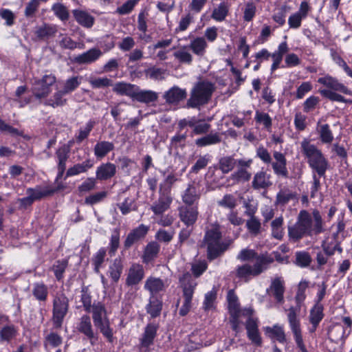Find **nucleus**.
Here are the masks:
<instances>
[{
    "label": "nucleus",
    "instance_id": "1",
    "mask_svg": "<svg viewBox=\"0 0 352 352\" xmlns=\"http://www.w3.org/2000/svg\"><path fill=\"white\" fill-rule=\"evenodd\" d=\"M324 230V221L319 210L314 209L310 213L301 210L296 223L288 227V236L290 241L297 242L305 236H317Z\"/></svg>",
    "mask_w": 352,
    "mask_h": 352
},
{
    "label": "nucleus",
    "instance_id": "2",
    "mask_svg": "<svg viewBox=\"0 0 352 352\" xmlns=\"http://www.w3.org/2000/svg\"><path fill=\"white\" fill-rule=\"evenodd\" d=\"M309 287V282L301 280L298 286V290L295 296L296 307H291L287 309V320L289 327L293 333L294 338L298 348L300 352H308L303 342L300 319L298 317L301 305L306 298V289Z\"/></svg>",
    "mask_w": 352,
    "mask_h": 352
},
{
    "label": "nucleus",
    "instance_id": "3",
    "mask_svg": "<svg viewBox=\"0 0 352 352\" xmlns=\"http://www.w3.org/2000/svg\"><path fill=\"white\" fill-rule=\"evenodd\" d=\"M300 152L309 166L319 177L325 175L329 164L322 151L308 139H303L300 142Z\"/></svg>",
    "mask_w": 352,
    "mask_h": 352
},
{
    "label": "nucleus",
    "instance_id": "4",
    "mask_svg": "<svg viewBox=\"0 0 352 352\" xmlns=\"http://www.w3.org/2000/svg\"><path fill=\"white\" fill-rule=\"evenodd\" d=\"M300 152L309 166L319 177L325 175L329 164L322 151L308 139H303L300 142Z\"/></svg>",
    "mask_w": 352,
    "mask_h": 352
},
{
    "label": "nucleus",
    "instance_id": "5",
    "mask_svg": "<svg viewBox=\"0 0 352 352\" xmlns=\"http://www.w3.org/2000/svg\"><path fill=\"white\" fill-rule=\"evenodd\" d=\"M215 89L214 84L210 81L206 80L198 81L190 90L186 107L199 109L207 104L211 100Z\"/></svg>",
    "mask_w": 352,
    "mask_h": 352
},
{
    "label": "nucleus",
    "instance_id": "6",
    "mask_svg": "<svg viewBox=\"0 0 352 352\" xmlns=\"http://www.w3.org/2000/svg\"><path fill=\"white\" fill-rule=\"evenodd\" d=\"M204 243L207 246V257L214 260L223 254L228 243L221 241V232L219 225H211L206 231Z\"/></svg>",
    "mask_w": 352,
    "mask_h": 352
},
{
    "label": "nucleus",
    "instance_id": "7",
    "mask_svg": "<svg viewBox=\"0 0 352 352\" xmlns=\"http://www.w3.org/2000/svg\"><path fill=\"white\" fill-rule=\"evenodd\" d=\"M179 282L183 289L184 302L179 314L184 316L189 312L192 306V299L197 282L189 272L184 273L180 278Z\"/></svg>",
    "mask_w": 352,
    "mask_h": 352
},
{
    "label": "nucleus",
    "instance_id": "8",
    "mask_svg": "<svg viewBox=\"0 0 352 352\" xmlns=\"http://www.w3.org/2000/svg\"><path fill=\"white\" fill-rule=\"evenodd\" d=\"M274 262V258L270 256H261L257 262L252 266L244 264L238 266L236 270V276L240 278H248L250 276H257L266 270L268 265Z\"/></svg>",
    "mask_w": 352,
    "mask_h": 352
},
{
    "label": "nucleus",
    "instance_id": "9",
    "mask_svg": "<svg viewBox=\"0 0 352 352\" xmlns=\"http://www.w3.org/2000/svg\"><path fill=\"white\" fill-rule=\"evenodd\" d=\"M69 309V299L65 294H56L53 300L52 321L55 329L62 327Z\"/></svg>",
    "mask_w": 352,
    "mask_h": 352
},
{
    "label": "nucleus",
    "instance_id": "10",
    "mask_svg": "<svg viewBox=\"0 0 352 352\" xmlns=\"http://www.w3.org/2000/svg\"><path fill=\"white\" fill-rule=\"evenodd\" d=\"M56 80L55 76L52 74L44 75L41 78H34L31 89L33 96L39 100L47 98L51 93V87Z\"/></svg>",
    "mask_w": 352,
    "mask_h": 352
},
{
    "label": "nucleus",
    "instance_id": "11",
    "mask_svg": "<svg viewBox=\"0 0 352 352\" xmlns=\"http://www.w3.org/2000/svg\"><path fill=\"white\" fill-rule=\"evenodd\" d=\"M78 331L89 340L91 346H94L98 340V334L93 328L91 318L88 315H83L77 324Z\"/></svg>",
    "mask_w": 352,
    "mask_h": 352
},
{
    "label": "nucleus",
    "instance_id": "12",
    "mask_svg": "<svg viewBox=\"0 0 352 352\" xmlns=\"http://www.w3.org/2000/svg\"><path fill=\"white\" fill-rule=\"evenodd\" d=\"M285 292V280L280 276L273 278L269 288L267 289V293L272 295L276 302L280 304L284 302Z\"/></svg>",
    "mask_w": 352,
    "mask_h": 352
},
{
    "label": "nucleus",
    "instance_id": "13",
    "mask_svg": "<svg viewBox=\"0 0 352 352\" xmlns=\"http://www.w3.org/2000/svg\"><path fill=\"white\" fill-rule=\"evenodd\" d=\"M159 197L153 202L151 207L153 212L157 215H162L164 212L170 208V204L173 202L172 195H168L159 190Z\"/></svg>",
    "mask_w": 352,
    "mask_h": 352
},
{
    "label": "nucleus",
    "instance_id": "14",
    "mask_svg": "<svg viewBox=\"0 0 352 352\" xmlns=\"http://www.w3.org/2000/svg\"><path fill=\"white\" fill-rule=\"evenodd\" d=\"M159 325L154 322L147 324L144 333L140 338V348L147 349L154 343Z\"/></svg>",
    "mask_w": 352,
    "mask_h": 352
},
{
    "label": "nucleus",
    "instance_id": "15",
    "mask_svg": "<svg viewBox=\"0 0 352 352\" xmlns=\"http://www.w3.org/2000/svg\"><path fill=\"white\" fill-rule=\"evenodd\" d=\"M274 162L272 161V167L275 175L284 178H287L289 172L287 168V159L285 154L279 151H274Z\"/></svg>",
    "mask_w": 352,
    "mask_h": 352
},
{
    "label": "nucleus",
    "instance_id": "16",
    "mask_svg": "<svg viewBox=\"0 0 352 352\" xmlns=\"http://www.w3.org/2000/svg\"><path fill=\"white\" fill-rule=\"evenodd\" d=\"M56 191V190L55 188L37 185L34 188H28L25 193L34 203V201H40L43 198L52 195Z\"/></svg>",
    "mask_w": 352,
    "mask_h": 352
},
{
    "label": "nucleus",
    "instance_id": "17",
    "mask_svg": "<svg viewBox=\"0 0 352 352\" xmlns=\"http://www.w3.org/2000/svg\"><path fill=\"white\" fill-rule=\"evenodd\" d=\"M197 207L195 206H182L179 208L180 220L186 226H192L198 217Z\"/></svg>",
    "mask_w": 352,
    "mask_h": 352
},
{
    "label": "nucleus",
    "instance_id": "18",
    "mask_svg": "<svg viewBox=\"0 0 352 352\" xmlns=\"http://www.w3.org/2000/svg\"><path fill=\"white\" fill-rule=\"evenodd\" d=\"M70 145L63 144L56 151L58 177H61L66 170V163L69 157Z\"/></svg>",
    "mask_w": 352,
    "mask_h": 352
},
{
    "label": "nucleus",
    "instance_id": "19",
    "mask_svg": "<svg viewBox=\"0 0 352 352\" xmlns=\"http://www.w3.org/2000/svg\"><path fill=\"white\" fill-rule=\"evenodd\" d=\"M144 277V270L142 265L133 263L129 267L126 278V285L127 286H133L138 285Z\"/></svg>",
    "mask_w": 352,
    "mask_h": 352
},
{
    "label": "nucleus",
    "instance_id": "20",
    "mask_svg": "<svg viewBox=\"0 0 352 352\" xmlns=\"http://www.w3.org/2000/svg\"><path fill=\"white\" fill-rule=\"evenodd\" d=\"M228 302V309L230 316H236V314H243L244 316H250L252 314V309H244L241 310L238 297L234 292L232 289L229 290L227 295Z\"/></svg>",
    "mask_w": 352,
    "mask_h": 352
},
{
    "label": "nucleus",
    "instance_id": "21",
    "mask_svg": "<svg viewBox=\"0 0 352 352\" xmlns=\"http://www.w3.org/2000/svg\"><path fill=\"white\" fill-rule=\"evenodd\" d=\"M186 96V90L177 86H173L168 91H165L163 95L166 102L169 104H177L180 101L184 100Z\"/></svg>",
    "mask_w": 352,
    "mask_h": 352
},
{
    "label": "nucleus",
    "instance_id": "22",
    "mask_svg": "<svg viewBox=\"0 0 352 352\" xmlns=\"http://www.w3.org/2000/svg\"><path fill=\"white\" fill-rule=\"evenodd\" d=\"M58 32L57 25L50 23H43L35 28L34 34L38 41H47L54 37Z\"/></svg>",
    "mask_w": 352,
    "mask_h": 352
},
{
    "label": "nucleus",
    "instance_id": "23",
    "mask_svg": "<svg viewBox=\"0 0 352 352\" xmlns=\"http://www.w3.org/2000/svg\"><path fill=\"white\" fill-rule=\"evenodd\" d=\"M116 166L111 162L101 164L96 170V177L100 181H106L114 177L116 174Z\"/></svg>",
    "mask_w": 352,
    "mask_h": 352
},
{
    "label": "nucleus",
    "instance_id": "24",
    "mask_svg": "<svg viewBox=\"0 0 352 352\" xmlns=\"http://www.w3.org/2000/svg\"><path fill=\"white\" fill-rule=\"evenodd\" d=\"M272 185L271 175L265 171L261 170L254 175L252 187L254 190L267 189Z\"/></svg>",
    "mask_w": 352,
    "mask_h": 352
},
{
    "label": "nucleus",
    "instance_id": "25",
    "mask_svg": "<svg viewBox=\"0 0 352 352\" xmlns=\"http://www.w3.org/2000/svg\"><path fill=\"white\" fill-rule=\"evenodd\" d=\"M323 306L321 303L316 302L314 306L311 309L309 316V320L311 324V327L309 329L311 333L314 332L320 321L324 317Z\"/></svg>",
    "mask_w": 352,
    "mask_h": 352
},
{
    "label": "nucleus",
    "instance_id": "26",
    "mask_svg": "<svg viewBox=\"0 0 352 352\" xmlns=\"http://www.w3.org/2000/svg\"><path fill=\"white\" fill-rule=\"evenodd\" d=\"M144 287L149 292L150 296H155V294L164 291L166 285L164 280L160 278L150 276L146 280Z\"/></svg>",
    "mask_w": 352,
    "mask_h": 352
},
{
    "label": "nucleus",
    "instance_id": "27",
    "mask_svg": "<svg viewBox=\"0 0 352 352\" xmlns=\"http://www.w3.org/2000/svg\"><path fill=\"white\" fill-rule=\"evenodd\" d=\"M158 99V94L152 90L141 89L138 87L133 100L148 104Z\"/></svg>",
    "mask_w": 352,
    "mask_h": 352
},
{
    "label": "nucleus",
    "instance_id": "28",
    "mask_svg": "<svg viewBox=\"0 0 352 352\" xmlns=\"http://www.w3.org/2000/svg\"><path fill=\"white\" fill-rule=\"evenodd\" d=\"M318 82L334 91H340L346 94H349L351 93L345 85L340 83L337 79L331 76H326L324 77L320 78H318Z\"/></svg>",
    "mask_w": 352,
    "mask_h": 352
},
{
    "label": "nucleus",
    "instance_id": "29",
    "mask_svg": "<svg viewBox=\"0 0 352 352\" xmlns=\"http://www.w3.org/2000/svg\"><path fill=\"white\" fill-rule=\"evenodd\" d=\"M200 191L195 183L189 184L182 195V201L186 205L193 206L199 199Z\"/></svg>",
    "mask_w": 352,
    "mask_h": 352
},
{
    "label": "nucleus",
    "instance_id": "30",
    "mask_svg": "<svg viewBox=\"0 0 352 352\" xmlns=\"http://www.w3.org/2000/svg\"><path fill=\"white\" fill-rule=\"evenodd\" d=\"M102 55V52L97 48H92L74 58V61L78 64H90L98 60Z\"/></svg>",
    "mask_w": 352,
    "mask_h": 352
},
{
    "label": "nucleus",
    "instance_id": "31",
    "mask_svg": "<svg viewBox=\"0 0 352 352\" xmlns=\"http://www.w3.org/2000/svg\"><path fill=\"white\" fill-rule=\"evenodd\" d=\"M137 88L138 86L135 85L119 82L114 85L113 91L121 96H126L133 100Z\"/></svg>",
    "mask_w": 352,
    "mask_h": 352
},
{
    "label": "nucleus",
    "instance_id": "32",
    "mask_svg": "<svg viewBox=\"0 0 352 352\" xmlns=\"http://www.w3.org/2000/svg\"><path fill=\"white\" fill-rule=\"evenodd\" d=\"M289 47L287 42H282L279 44L278 50L274 53L271 54V56L273 59V63L271 66V71L274 72L278 67L283 60V56L289 52Z\"/></svg>",
    "mask_w": 352,
    "mask_h": 352
},
{
    "label": "nucleus",
    "instance_id": "33",
    "mask_svg": "<svg viewBox=\"0 0 352 352\" xmlns=\"http://www.w3.org/2000/svg\"><path fill=\"white\" fill-rule=\"evenodd\" d=\"M163 302L160 298L150 296L148 303L146 305V311L151 318H155L160 316Z\"/></svg>",
    "mask_w": 352,
    "mask_h": 352
},
{
    "label": "nucleus",
    "instance_id": "34",
    "mask_svg": "<svg viewBox=\"0 0 352 352\" xmlns=\"http://www.w3.org/2000/svg\"><path fill=\"white\" fill-rule=\"evenodd\" d=\"M94 324L109 342H113V329L110 326V322L108 317L96 320L94 322Z\"/></svg>",
    "mask_w": 352,
    "mask_h": 352
},
{
    "label": "nucleus",
    "instance_id": "35",
    "mask_svg": "<svg viewBox=\"0 0 352 352\" xmlns=\"http://www.w3.org/2000/svg\"><path fill=\"white\" fill-rule=\"evenodd\" d=\"M94 166V161L87 159L82 163L75 164L73 166L69 168L66 172V177L75 176L80 173H85Z\"/></svg>",
    "mask_w": 352,
    "mask_h": 352
},
{
    "label": "nucleus",
    "instance_id": "36",
    "mask_svg": "<svg viewBox=\"0 0 352 352\" xmlns=\"http://www.w3.org/2000/svg\"><path fill=\"white\" fill-rule=\"evenodd\" d=\"M297 199V195L292 190L284 188L277 193L275 204L277 206H285L290 201Z\"/></svg>",
    "mask_w": 352,
    "mask_h": 352
},
{
    "label": "nucleus",
    "instance_id": "37",
    "mask_svg": "<svg viewBox=\"0 0 352 352\" xmlns=\"http://www.w3.org/2000/svg\"><path fill=\"white\" fill-rule=\"evenodd\" d=\"M73 15L76 21L80 25L90 28L94 23V18L85 11L81 10H74Z\"/></svg>",
    "mask_w": 352,
    "mask_h": 352
},
{
    "label": "nucleus",
    "instance_id": "38",
    "mask_svg": "<svg viewBox=\"0 0 352 352\" xmlns=\"http://www.w3.org/2000/svg\"><path fill=\"white\" fill-rule=\"evenodd\" d=\"M123 267V263L120 258H115L109 265L107 274L113 283H116L120 280Z\"/></svg>",
    "mask_w": 352,
    "mask_h": 352
},
{
    "label": "nucleus",
    "instance_id": "39",
    "mask_svg": "<svg viewBox=\"0 0 352 352\" xmlns=\"http://www.w3.org/2000/svg\"><path fill=\"white\" fill-rule=\"evenodd\" d=\"M114 144L109 141H99L94 148V155L98 159L104 158L109 152L114 150Z\"/></svg>",
    "mask_w": 352,
    "mask_h": 352
},
{
    "label": "nucleus",
    "instance_id": "40",
    "mask_svg": "<svg viewBox=\"0 0 352 352\" xmlns=\"http://www.w3.org/2000/svg\"><path fill=\"white\" fill-rule=\"evenodd\" d=\"M160 246L155 241L148 243L144 251L142 261L144 263H148L153 261L160 252Z\"/></svg>",
    "mask_w": 352,
    "mask_h": 352
},
{
    "label": "nucleus",
    "instance_id": "41",
    "mask_svg": "<svg viewBox=\"0 0 352 352\" xmlns=\"http://www.w3.org/2000/svg\"><path fill=\"white\" fill-rule=\"evenodd\" d=\"M316 131L320 140L323 144H331L333 140V135L328 124H317Z\"/></svg>",
    "mask_w": 352,
    "mask_h": 352
},
{
    "label": "nucleus",
    "instance_id": "42",
    "mask_svg": "<svg viewBox=\"0 0 352 352\" xmlns=\"http://www.w3.org/2000/svg\"><path fill=\"white\" fill-rule=\"evenodd\" d=\"M207 46V42L204 37H197L191 41L189 48L197 56H203L205 54Z\"/></svg>",
    "mask_w": 352,
    "mask_h": 352
},
{
    "label": "nucleus",
    "instance_id": "43",
    "mask_svg": "<svg viewBox=\"0 0 352 352\" xmlns=\"http://www.w3.org/2000/svg\"><path fill=\"white\" fill-rule=\"evenodd\" d=\"M284 219L280 216L271 222L272 236L274 239L281 240L284 236Z\"/></svg>",
    "mask_w": 352,
    "mask_h": 352
},
{
    "label": "nucleus",
    "instance_id": "44",
    "mask_svg": "<svg viewBox=\"0 0 352 352\" xmlns=\"http://www.w3.org/2000/svg\"><path fill=\"white\" fill-rule=\"evenodd\" d=\"M66 94L63 90H59L55 92L53 96L45 102V105L50 106L53 108L62 107L67 102V99L63 98V96Z\"/></svg>",
    "mask_w": 352,
    "mask_h": 352
},
{
    "label": "nucleus",
    "instance_id": "45",
    "mask_svg": "<svg viewBox=\"0 0 352 352\" xmlns=\"http://www.w3.org/2000/svg\"><path fill=\"white\" fill-rule=\"evenodd\" d=\"M32 295L39 301H45L48 295L47 287L43 283H36L33 285Z\"/></svg>",
    "mask_w": 352,
    "mask_h": 352
},
{
    "label": "nucleus",
    "instance_id": "46",
    "mask_svg": "<svg viewBox=\"0 0 352 352\" xmlns=\"http://www.w3.org/2000/svg\"><path fill=\"white\" fill-rule=\"evenodd\" d=\"M229 5L228 3L221 2L212 13V18L217 21H223L228 14Z\"/></svg>",
    "mask_w": 352,
    "mask_h": 352
},
{
    "label": "nucleus",
    "instance_id": "47",
    "mask_svg": "<svg viewBox=\"0 0 352 352\" xmlns=\"http://www.w3.org/2000/svg\"><path fill=\"white\" fill-rule=\"evenodd\" d=\"M221 139L219 133H210L204 137L197 139L195 141L198 146H206L211 144H218Z\"/></svg>",
    "mask_w": 352,
    "mask_h": 352
},
{
    "label": "nucleus",
    "instance_id": "48",
    "mask_svg": "<svg viewBox=\"0 0 352 352\" xmlns=\"http://www.w3.org/2000/svg\"><path fill=\"white\" fill-rule=\"evenodd\" d=\"M178 180L177 176L173 173L169 174L160 183L159 186V190L165 192L168 195H171V190L174 184Z\"/></svg>",
    "mask_w": 352,
    "mask_h": 352
},
{
    "label": "nucleus",
    "instance_id": "49",
    "mask_svg": "<svg viewBox=\"0 0 352 352\" xmlns=\"http://www.w3.org/2000/svg\"><path fill=\"white\" fill-rule=\"evenodd\" d=\"M236 164V160L231 156H226L219 160V169L223 173H228L234 169Z\"/></svg>",
    "mask_w": 352,
    "mask_h": 352
},
{
    "label": "nucleus",
    "instance_id": "50",
    "mask_svg": "<svg viewBox=\"0 0 352 352\" xmlns=\"http://www.w3.org/2000/svg\"><path fill=\"white\" fill-rule=\"evenodd\" d=\"M82 80L81 76H72L66 80L64 86H63V91L67 94H69L74 90H76L78 86L80 85Z\"/></svg>",
    "mask_w": 352,
    "mask_h": 352
},
{
    "label": "nucleus",
    "instance_id": "51",
    "mask_svg": "<svg viewBox=\"0 0 352 352\" xmlns=\"http://www.w3.org/2000/svg\"><path fill=\"white\" fill-rule=\"evenodd\" d=\"M95 124V121L89 120L86 123L85 127H81L79 129L78 135L76 136L77 143H81L84 140L88 138Z\"/></svg>",
    "mask_w": 352,
    "mask_h": 352
},
{
    "label": "nucleus",
    "instance_id": "52",
    "mask_svg": "<svg viewBox=\"0 0 352 352\" xmlns=\"http://www.w3.org/2000/svg\"><path fill=\"white\" fill-rule=\"evenodd\" d=\"M120 246V230L116 228L113 230L109 245V254L113 256Z\"/></svg>",
    "mask_w": 352,
    "mask_h": 352
},
{
    "label": "nucleus",
    "instance_id": "53",
    "mask_svg": "<svg viewBox=\"0 0 352 352\" xmlns=\"http://www.w3.org/2000/svg\"><path fill=\"white\" fill-rule=\"evenodd\" d=\"M255 120L257 123L263 124L264 129L267 131H271L272 120L267 113L257 111L256 112Z\"/></svg>",
    "mask_w": 352,
    "mask_h": 352
},
{
    "label": "nucleus",
    "instance_id": "54",
    "mask_svg": "<svg viewBox=\"0 0 352 352\" xmlns=\"http://www.w3.org/2000/svg\"><path fill=\"white\" fill-rule=\"evenodd\" d=\"M270 256L267 254H263L258 255L254 250L244 249L242 250L240 253L237 256V258L241 261H250L252 259H255L256 262H257L258 258L261 256Z\"/></svg>",
    "mask_w": 352,
    "mask_h": 352
},
{
    "label": "nucleus",
    "instance_id": "55",
    "mask_svg": "<svg viewBox=\"0 0 352 352\" xmlns=\"http://www.w3.org/2000/svg\"><path fill=\"white\" fill-rule=\"evenodd\" d=\"M91 308L92 318L94 322L107 317V310L102 303L98 302L96 304H94Z\"/></svg>",
    "mask_w": 352,
    "mask_h": 352
},
{
    "label": "nucleus",
    "instance_id": "56",
    "mask_svg": "<svg viewBox=\"0 0 352 352\" xmlns=\"http://www.w3.org/2000/svg\"><path fill=\"white\" fill-rule=\"evenodd\" d=\"M106 250L104 248H100L93 256L92 263L94 265V271L96 273L100 272V269L104 261L106 256Z\"/></svg>",
    "mask_w": 352,
    "mask_h": 352
},
{
    "label": "nucleus",
    "instance_id": "57",
    "mask_svg": "<svg viewBox=\"0 0 352 352\" xmlns=\"http://www.w3.org/2000/svg\"><path fill=\"white\" fill-rule=\"evenodd\" d=\"M96 177H87L80 185L78 186V192L79 194H84L92 190L96 186Z\"/></svg>",
    "mask_w": 352,
    "mask_h": 352
},
{
    "label": "nucleus",
    "instance_id": "58",
    "mask_svg": "<svg viewBox=\"0 0 352 352\" xmlns=\"http://www.w3.org/2000/svg\"><path fill=\"white\" fill-rule=\"evenodd\" d=\"M246 227L250 233L254 236H256L261 232V224L256 217H250L247 220Z\"/></svg>",
    "mask_w": 352,
    "mask_h": 352
},
{
    "label": "nucleus",
    "instance_id": "59",
    "mask_svg": "<svg viewBox=\"0 0 352 352\" xmlns=\"http://www.w3.org/2000/svg\"><path fill=\"white\" fill-rule=\"evenodd\" d=\"M52 10L54 14L61 21H67L69 19V14L67 8L62 3H55L53 5Z\"/></svg>",
    "mask_w": 352,
    "mask_h": 352
},
{
    "label": "nucleus",
    "instance_id": "60",
    "mask_svg": "<svg viewBox=\"0 0 352 352\" xmlns=\"http://www.w3.org/2000/svg\"><path fill=\"white\" fill-rule=\"evenodd\" d=\"M68 265V261L66 259L58 260L53 265L52 270L54 271L56 278L59 280L63 276V273Z\"/></svg>",
    "mask_w": 352,
    "mask_h": 352
},
{
    "label": "nucleus",
    "instance_id": "61",
    "mask_svg": "<svg viewBox=\"0 0 352 352\" xmlns=\"http://www.w3.org/2000/svg\"><path fill=\"white\" fill-rule=\"evenodd\" d=\"M166 71L161 68L152 67L145 70V74L147 77L153 80H163L164 79Z\"/></svg>",
    "mask_w": 352,
    "mask_h": 352
},
{
    "label": "nucleus",
    "instance_id": "62",
    "mask_svg": "<svg viewBox=\"0 0 352 352\" xmlns=\"http://www.w3.org/2000/svg\"><path fill=\"white\" fill-rule=\"evenodd\" d=\"M267 333L270 334V336L276 338L280 343L285 342V332L280 327L274 326L272 328L267 327Z\"/></svg>",
    "mask_w": 352,
    "mask_h": 352
},
{
    "label": "nucleus",
    "instance_id": "63",
    "mask_svg": "<svg viewBox=\"0 0 352 352\" xmlns=\"http://www.w3.org/2000/svg\"><path fill=\"white\" fill-rule=\"evenodd\" d=\"M311 262V257L307 252H298L296 254V263L301 267H308Z\"/></svg>",
    "mask_w": 352,
    "mask_h": 352
},
{
    "label": "nucleus",
    "instance_id": "64",
    "mask_svg": "<svg viewBox=\"0 0 352 352\" xmlns=\"http://www.w3.org/2000/svg\"><path fill=\"white\" fill-rule=\"evenodd\" d=\"M61 39L59 41V46L64 50H74L78 47V43L72 38L63 34H60Z\"/></svg>",
    "mask_w": 352,
    "mask_h": 352
}]
</instances>
